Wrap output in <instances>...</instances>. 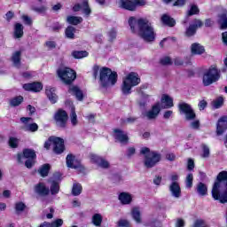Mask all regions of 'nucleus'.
<instances>
[{
  "label": "nucleus",
  "instance_id": "obj_1",
  "mask_svg": "<svg viewBox=\"0 0 227 227\" xmlns=\"http://www.w3.org/2000/svg\"><path fill=\"white\" fill-rule=\"evenodd\" d=\"M129 25L132 33L138 35L145 42H153L155 40V30H153L152 23L147 19L130 17Z\"/></svg>",
  "mask_w": 227,
  "mask_h": 227
},
{
  "label": "nucleus",
  "instance_id": "obj_2",
  "mask_svg": "<svg viewBox=\"0 0 227 227\" xmlns=\"http://www.w3.org/2000/svg\"><path fill=\"white\" fill-rule=\"evenodd\" d=\"M211 193L214 200L227 203V171H222L217 175Z\"/></svg>",
  "mask_w": 227,
  "mask_h": 227
},
{
  "label": "nucleus",
  "instance_id": "obj_3",
  "mask_svg": "<svg viewBox=\"0 0 227 227\" xmlns=\"http://www.w3.org/2000/svg\"><path fill=\"white\" fill-rule=\"evenodd\" d=\"M99 72V86L100 88H111L118 82V74L113 72L109 67H102L99 69L98 66L93 67V75L97 79Z\"/></svg>",
  "mask_w": 227,
  "mask_h": 227
},
{
  "label": "nucleus",
  "instance_id": "obj_4",
  "mask_svg": "<svg viewBox=\"0 0 227 227\" xmlns=\"http://www.w3.org/2000/svg\"><path fill=\"white\" fill-rule=\"evenodd\" d=\"M141 82V78H139V74L135 72L129 73L126 77L122 80V84L121 90L123 95H130L132 93V88L134 86H137Z\"/></svg>",
  "mask_w": 227,
  "mask_h": 227
},
{
  "label": "nucleus",
  "instance_id": "obj_5",
  "mask_svg": "<svg viewBox=\"0 0 227 227\" xmlns=\"http://www.w3.org/2000/svg\"><path fill=\"white\" fill-rule=\"evenodd\" d=\"M140 153L145 155L144 166H145L148 169L154 168V166H157V164L160 162V153L155 151H150V148L148 147H143L140 150Z\"/></svg>",
  "mask_w": 227,
  "mask_h": 227
},
{
  "label": "nucleus",
  "instance_id": "obj_6",
  "mask_svg": "<svg viewBox=\"0 0 227 227\" xmlns=\"http://www.w3.org/2000/svg\"><path fill=\"white\" fill-rule=\"evenodd\" d=\"M221 79V71L217 67L211 66L203 74L202 82L204 86H210Z\"/></svg>",
  "mask_w": 227,
  "mask_h": 227
},
{
  "label": "nucleus",
  "instance_id": "obj_7",
  "mask_svg": "<svg viewBox=\"0 0 227 227\" xmlns=\"http://www.w3.org/2000/svg\"><path fill=\"white\" fill-rule=\"evenodd\" d=\"M58 75L65 82V84H72L75 81L77 75L75 71L70 67H64L58 70Z\"/></svg>",
  "mask_w": 227,
  "mask_h": 227
},
{
  "label": "nucleus",
  "instance_id": "obj_8",
  "mask_svg": "<svg viewBox=\"0 0 227 227\" xmlns=\"http://www.w3.org/2000/svg\"><path fill=\"white\" fill-rule=\"evenodd\" d=\"M146 0H120L119 5L129 12H136L137 6H145Z\"/></svg>",
  "mask_w": 227,
  "mask_h": 227
},
{
  "label": "nucleus",
  "instance_id": "obj_9",
  "mask_svg": "<svg viewBox=\"0 0 227 227\" xmlns=\"http://www.w3.org/2000/svg\"><path fill=\"white\" fill-rule=\"evenodd\" d=\"M56 127L59 129H67V121H68V114L63 109H59L54 114Z\"/></svg>",
  "mask_w": 227,
  "mask_h": 227
},
{
  "label": "nucleus",
  "instance_id": "obj_10",
  "mask_svg": "<svg viewBox=\"0 0 227 227\" xmlns=\"http://www.w3.org/2000/svg\"><path fill=\"white\" fill-rule=\"evenodd\" d=\"M178 107L180 113L184 114L185 120H187V121H192V120L196 118V113H194V110L191 105L187 103H181L178 105Z\"/></svg>",
  "mask_w": 227,
  "mask_h": 227
},
{
  "label": "nucleus",
  "instance_id": "obj_11",
  "mask_svg": "<svg viewBox=\"0 0 227 227\" xmlns=\"http://www.w3.org/2000/svg\"><path fill=\"white\" fill-rule=\"evenodd\" d=\"M89 158L90 162H92V164H96L97 166H98V168H102V169H109L111 166V164H109V161H107V160L97 154L90 153Z\"/></svg>",
  "mask_w": 227,
  "mask_h": 227
},
{
  "label": "nucleus",
  "instance_id": "obj_12",
  "mask_svg": "<svg viewBox=\"0 0 227 227\" xmlns=\"http://www.w3.org/2000/svg\"><path fill=\"white\" fill-rule=\"evenodd\" d=\"M168 191L172 198H176V200L182 198V188H180V184H178V182H172L168 185Z\"/></svg>",
  "mask_w": 227,
  "mask_h": 227
},
{
  "label": "nucleus",
  "instance_id": "obj_13",
  "mask_svg": "<svg viewBox=\"0 0 227 227\" xmlns=\"http://www.w3.org/2000/svg\"><path fill=\"white\" fill-rule=\"evenodd\" d=\"M227 129V116H222L216 124V134L217 136H223Z\"/></svg>",
  "mask_w": 227,
  "mask_h": 227
},
{
  "label": "nucleus",
  "instance_id": "obj_14",
  "mask_svg": "<svg viewBox=\"0 0 227 227\" xmlns=\"http://www.w3.org/2000/svg\"><path fill=\"white\" fill-rule=\"evenodd\" d=\"M22 159H36V153L32 149H25L23 154L19 153L17 155V160L20 164H22Z\"/></svg>",
  "mask_w": 227,
  "mask_h": 227
},
{
  "label": "nucleus",
  "instance_id": "obj_15",
  "mask_svg": "<svg viewBox=\"0 0 227 227\" xmlns=\"http://www.w3.org/2000/svg\"><path fill=\"white\" fill-rule=\"evenodd\" d=\"M159 113H160V104L157 103L153 106L151 110L145 112L144 115L147 120H155L159 116Z\"/></svg>",
  "mask_w": 227,
  "mask_h": 227
},
{
  "label": "nucleus",
  "instance_id": "obj_16",
  "mask_svg": "<svg viewBox=\"0 0 227 227\" xmlns=\"http://www.w3.org/2000/svg\"><path fill=\"white\" fill-rule=\"evenodd\" d=\"M114 137L116 141H119V143H123L124 145L129 143V136L121 129H114Z\"/></svg>",
  "mask_w": 227,
  "mask_h": 227
},
{
  "label": "nucleus",
  "instance_id": "obj_17",
  "mask_svg": "<svg viewBox=\"0 0 227 227\" xmlns=\"http://www.w3.org/2000/svg\"><path fill=\"white\" fill-rule=\"evenodd\" d=\"M23 90L25 91H34V93H38L43 90V85L41 82H32L23 84Z\"/></svg>",
  "mask_w": 227,
  "mask_h": 227
},
{
  "label": "nucleus",
  "instance_id": "obj_18",
  "mask_svg": "<svg viewBox=\"0 0 227 227\" xmlns=\"http://www.w3.org/2000/svg\"><path fill=\"white\" fill-rule=\"evenodd\" d=\"M34 191L35 194H38V196H49V193L51 192V190L49 187L45 186V184L39 183L35 185Z\"/></svg>",
  "mask_w": 227,
  "mask_h": 227
},
{
  "label": "nucleus",
  "instance_id": "obj_19",
  "mask_svg": "<svg viewBox=\"0 0 227 227\" xmlns=\"http://www.w3.org/2000/svg\"><path fill=\"white\" fill-rule=\"evenodd\" d=\"M53 151L55 153H63L65 152V141L62 138L59 137H54L53 138Z\"/></svg>",
  "mask_w": 227,
  "mask_h": 227
},
{
  "label": "nucleus",
  "instance_id": "obj_20",
  "mask_svg": "<svg viewBox=\"0 0 227 227\" xmlns=\"http://www.w3.org/2000/svg\"><path fill=\"white\" fill-rule=\"evenodd\" d=\"M192 56H201L205 54V47L198 43H194L191 45Z\"/></svg>",
  "mask_w": 227,
  "mask_h": 227
},
{
  "label": "nucleus",
  "instance_id": "obj_21",
  "mask_svg": "<svg viewBox=\"0 0 227 227\" xmlns=\"http://www.w3.org/2000/svg\"><path fill=\"white\" fill-rule=\"evenodd\" d=\"M46 96L48 97L50 102L56 104L58 102V95H56V89L48 86L46 87Z\"/></svg>",
  "mask_w": 227,
  "mask_h": 227
},
{
  "label": "nucleus",
  "instance_id": "obj_22",
  "mask_svg": "<svg viewBox=\"0 0 227 227\" xmlns=\"http://www.w3.org/2000/svg\"><path fill=\"white\" fill-rule=\"evenodd\" d=\"M67 168H72L73 169H82L81 164H74V160H75V157L73 154H68L66 158Z\"/></svg>",
  "mask_w": 227,
  "mask_h": 227
},
{
  "label": "nucleus",
  "instance_id": "obj_23",
  "mask_svg": "<svg viewBox=\"0 0 227 227\" xmlns=\"http://www.w3.org/2000/svg\"><path fill=\"white\" fill-rule=\"evenodd\" d=\"M69 93H71L72 95H74L77 100H80V101H82V98H84V95L82 94V90H81V89H79V87L77 86H70Z\"/></svg>",
  "mask_w": 227,
  "mask_h": 227
},
{
  "label": "nucleus",
  "instance_id": "obj_24",
  "mask_svg": "<svg viewBox=\"0 0 227 227\" xmlns=\"http://www.w3.org/2000/svg\"><path fill=\"white\" fill-rule=\"evenodd\" d=\"M161 22L164 24V26H168V27H174V26L176 24L175 19L171 18L168 14H163L161 16Z\"/></svg>",
  "mask_w": 227,
  "mask_h": 227
},
{
  "label": "nucleus",
  "instance_id": "obj_25",
  "mask_svg": "<svg viewBox=\"0 0 227 227\" xmlns=\"http://www.w3.org/2000/svg\"><path fill=\"white\" fill-rule=\"evenodd\" d=\"M161 104H165L162 108L163 109H171L173 107V98L169 97L168 95H163L161 97Z\"/></svg>",
  "mask_w": 227,
  "mask_h": 227
},
{
  "label": "nucleus",
  "instance_id": "obj_26",
  "mask_svg": "<svg viewBox=\"0 0 227 227\" xmlns=\"http://www.w3.org/2000/svg\"><path fill=\"white\" fill-rule=\"evenodd\" d=\"M119 200L122 205H130L132 203V195L127 192H121L119 195Z\"/></svg>",
  "mask_w": 227,
  "mask_h": 227
},
{
  "label": "nucleus",
  "instance_id": "obj_27",
  "mask_svg": "<svg viewBox=\"0 0 227 227\" xmlns=\"http://www.w3.org/2000/svg\"><path fill=\"white\" fill-rule=\"evenodd\" d=\"M196 191L199 196H207L208 194V188L207 184L203 183H199L196 186Z\"/></svg>",
  "mask_w": 227,
  "mask_h": 227
},
{
  "label": "nucleus",
  "instance_id": "obj_28",
  "mask_svg": "<svg viewBox=\"0 0 227 227\" xmlns=\"http://www.w3.org/2000/svg\"><path fill=\"white\" fill-rule=\"evenodd\" d=\"M15 38H22L24 36V26L20 23H16L14 27Z\"/></svg>",
  "mask_w": 227,
  "mask_h": 227
},
{
  "label": "nucleus",
  "instance_id": "obj_29",
  "mask_svg": "<svg viewBox=\"0 0 227 227\" xmlns=\"http://www.w3.org/2000/svg\"><path fill=\"white\" fill-rule=\"evenodd\" d=\"M22 102H24V98L22 96H18L11 98L9 100V105L11 107H19Z\"/></svg>",
  "mask_w": 227,
  "mask_h": 227
},
{
  "label": "nucleus",
  "instance_id": "obj_30",
  "mask_svg": "<svg viewBox=\"0 0 227 227\" xmlns=\"http://www.w3.org/2000/svg\"><path fill=\"white\" fill-rule=\"evenodd\" d=\"M131 215L137 224H141V211L139 210V207H133L131 210Z\"/></svg>",
  "mask_w": 227,
  "mask_h": 227
},
{
  "label": "nucleus",
  "instance_id": "obj_31",
  "mask_svg": "<svg viewBox=\"0 0 227 227\" xmlns=\"http://www.w3.org/2000/svg\"><path fill=\"white\" fill-rule=\"evenodd\" d=\"M67 22H68V24H72L73 26H77L82 22V18L77 16H68L67 18Z\"/></svg>",
  "mask_w": 227,
  "mask_h": 227
},
{
  "label": "nucleus",
  "instance_id": "obj_32",
  "mask_svg": "<svg viewBox=\"0 0 227 227\" xmlns=\"http://www.w3.org/2000/svg\"><path fill=\"white\" fill-rule=\"evenodd\" d=\"M75 27L72 26L67 27L65 31L66 37L74 40V38H75Z\"/></svg>",
  "mask_w": 227,
  "mask_h": 227
},
{
  "label": "nucleus",
  "instance_id": "obj_33",
  "mask_svg": "<svg viewBox=\"0 0 227 227\" xmlns=\"http://www.w3.org/2000/svg\"><path fill=\"white\" fill-rule=\"evenodd\" d=\"M22 55V52L20 51H15L12 54V62L14 67H16L17 68H19V67H20V56Z\"/></svg>",
  "mask_w": 227,
  "mask_h": 227
},
{
  "label": "nucleus",
  "instance_id": "obj_34",
  "mask_svg": "<svg viewBox=\"0 0 227 227\" xmlns=\"http://www.w3.org/2000/svg\"><path fill=\"white\" fill-rule=\"evenodd\" d=\"M103 217L102 215L96 213L92 215V224H94V226H102V221H103Z\"/></svg>",
  "mask_w": 227,
  "mask_h": 227
},
{
  "label": "nucleus",
  "instance_id": "obj_35",
  "mask_svg": "<svg viewBox=\"0 0 227 227\" xmlns=\"http://www.w3.org/2000/svg\"><path fill=\"white\" fill-rule=\"evenodd\" d=\"M70 121L73 127H77L79 120H77V114L75 113V107L71 108Z\"/></svg>",
  "mask_w": 227,
  "mask_h": 227
},
{
  "label": "nucleus",
  "instance_id": "obj_36",
  "mask_svg": "<svg viewBox=\"0 0 227 227\" xmlns=\"http://www.w3.org/2000/svg\"><path fill=\"white\" fill-rule=\"evenodd\" d=\"M82 192V185H81V184L79 183H74L72 188L73 196H80Z\"/></svg>",
  "mask_w": 227,
  "mask_h": 227
},
{
  "label": "nucleus",
  "instance_id": "obj_37",
  "mask_svg": "<svg viewBox=\"0 0 227 227\" xmlns=\"http://www.w3.org/2000/svg\"><path fill=\"white\" fill-rule=\"evenodd\" d=\"M50 192L52 196H56L59 192V183L52 181L50 186Z\"/></svg>",
  "mask_w": 227,
  "mask_h": 227
},
{
  "label": "nucleus",
  "instance_id": "obj_38",
  "mask_svg": "<svg viewBox=\"0 0 227 227\" xmlns=\"http://www.w3.org/2000/svg\"><path fill=\"white\" fill-rule=\"evenodd\" d=\"M50 170H51V165H49V164H44V165H43V166L39 168L38 172H39V175H41V176L45 177V176H47L49 175V171H50Z\"/></svg>",
  "mask_w": 227,
  "mask_h": 227
},
{
  "label": "nucleus",
  "instance_id": "obj_39",
  "mask_svg": "<svg viewBox=\"0 0 227 227\" xmlns=\"http://www.w3.org/2000/svg\"><path fill=\"white\" fill-rule=\"evenodd\" d=\"M72 56L74 57L75 59H82V58H87L88 51H75L72 52Z\"/></svg>",
  "mask_w": 227,
  "mask_h": 227
},
{
  "label": "nucleus",
  "instance_id": "obj_40",
  "mask_svg": "<svg viewBox=\"0 0 227 227\" xmlns=\"http://www.w3.org/2000/svg\"><path fill=\"white\" fill-rule=\"evenodd\" d=\"M218 23L220 24V29H227V17L225 14L220 15Z\"/></svg>",
  "mask_w": 227,
  "mask_h": 227
},
{
  "label": "nucleus",
  "instance_id": "obj_41",
  "mask_svg": "<svg viewBox=\"0 0 227 227\" xmlns=\"http://www.w3.org/2000/svg\"><path fill=\"white\" fill-rule=\"evenodd\" d=\"M198 13H200V8H198V5L192 4L187 12V17H192V15H198Z\"/></svg>",
  "mask_w": 227,
  "mask_h": 227
},
{
  "label": "nucleus",
  "instance_id": "obj_42",
  "mask_svg": "<svg viewBox=\"0 0 227 227\" xmlns=\"http://www.w3.org/2000/svg\"><path fill=\"white\" fill-rule=\"evenodd\" d=\"M81 8H82V10H83V13H85V15H90V13H91V9L90 8L88 0L82 1Z\"/></svg>",
  "mask_w": 227,
  "mask_h": 227
},
{
  "label": "nucleus",
  "instance_id": "obj_43",
  "mask_svg": "<svg viewBox=\"0 0 227 227\" xmlns=\"http://www.w3.org/2000/svg\"><path fill=\"white\" fill-rule=\"evenodd\" d=\"M9 146L11 148H19V143H20V140L19 138L15 137H11L9 138Z\"/></svg>",
  "mask_w": 227,
  "mask_h": 227
},
{
  "label": "nucleus",
  "instance_id": "obj_44",
  "mask_svg": "<svg viewBox=\"0 0 227 227\" xmlns=\"http://www.w3.org/2000/svg\"><path fill=\"white\" fill-rule=\"evenodd\" d=\"M223 104H224V98L219 97L213 101V107H215V109H219V107H222Z\"/></svg>",
  "mask_w": 227,
  "mask_h": 227
},
{
  "label": "nucleus",
  "instance_id": "obj_45",
  "mask_svg": "<svg viewBox=\"0 0 227 227\" xmlns=\"http://www.w3.org/2000/svg\"><path fill=\"white\" fill-rule=\"evenodd\" d=\"M194 180V176L192 174H188L185 179V185L186 189H192V182Z\"/></svg>",
  "mask_w": 227,
  "mask_h": 227
},
{
  "label": "nucleus",
  "instance_id": "obj_46",
  "mask_svg": "<svg viewBox=\"0 0 227 227\" xmlns=\"http://www.w3.org/2000/svg\"><path fill=\"white\" fill-rule=\"evenodd\" d=\"M196 31L197 28H195L194 26L191 24L186 29L185 35L186 36H194V35H196Z\"/></svg>",
  "mask_w": 227,
  "mask_h": 227
},
{
  "label": "nucleus",
  "instance_id": "obj_47",
  "mask_svg": "<svg viewBox=\"0 0 227 227\" xmlns=\"http://www.w3.org/2000/svg\"><path fill=\"white\" fill-rule=\"evenodd\" d=\"M202 150L203 153L201 154V157L203 159H208V157H210V148H208L206 145H202Z\"/></svg>",
  "mask_w": 227,
  "mask_h": 227
},
{
  "label": "nucleus",
  "instance_id": "obj_48",
  "mask_svg": "<svg viewBox=\"0 0 227 227\" xmlns=\"http://www.w3.org/2000/svg\"><path fill=\"white\" fill-rule=\"evenodd\" d=\"M25 130H27L28 132H36L38 130V124L36 123H31L25 127Z\"/></svg>",
  "mask_w": 227,
  "mask_h": 227
},
{
  "label": "nucleus",
  "instance_id": "obj_49",
  "mask_svg": "<svg viewBox=\"0 0 227 227\" xmlns=\"http://www.w3.org/2000/svg\"><path fill=\"white\" fill-rule=\"evenodd\" d=\"M15 210L18 214L20 212H24V210H26V204H24L23 202H17L15 204Z\"/></svg>",
  "mask_w": 227,
  "mask_h": 227
},
{
  "label": "nucleus",
  "instance_id": "obj_50",
  "mask_svg": "<svg viewBox=\"0 0 227 227\" xmlns=\"http://www.w3.org/2000/svg\"><path fill=\"white\" fill-rule=\"evenodd\" d=\"M31 10H33V12H35L36 13H45V12H47V7L43 5L41 7L32 5Z\"/></svg>",
  "mask_w": 227,
  "mask_h": 227
},
{
  "label": "nucleus",
  "instance_id": "obj_51",
  "mask_svg": "<svg viewBox=\"0 0 227 227\" xmlns=\"http://www.w3.org/2000/svg\"><path fill=\"white\" fill-rule=\"evenodd\" d=\"M117 226L118 227H130V222L127 219H120L117 222Z\"/></svg>",
  "mask_w": 227,
  "mask_h": 227
},
{
  "label": "nucleus",
  "instance_id": "obj_52",
  "mask_svg": "<svg viewBox=\"0 0 227 227\" xmlns=\"http://www.w3.org/2000/svg\"><path fill=\"white\" fill-rule=\"evenodd\" d=\"M51 227H62L63 226V219L58 218L55 221L50 223Z\"/></svg>",
  "mask_w": 227,
  "mask_h": 227
},
{
  "label": "nucleus",
  "instance_id": "obj_53",
  "mask_svg": "<svg viewBox=\"0 0 227 227\" xmlns=\"http://www.w3.org/2000/svg\"><path fill=\"white\" fill-rule=\"evenodd\" d=\"M192 26H193L195 29H198V27H203V22L200 19H195L193 20Z\"/></svg>",
  "mask_w": 227,
  "mask_h": 227
},
{
  "label": "nucleus",
  "instance_id": "obj_54",
  "mask_svg": "<svg viewBox=\"0 0 227 227\" xmlns=\"http://www.w3.org/2000/svg\"><path fill=\"white\" fill-rule=\"evenodd\" d=\"M160 64L164 66H168V65H173V62L171 61V58L164 57L160 59Z\"/></svg>",
  "mask_w": 227,
  "mask_h": 227
},
{
  "label": "nucleus",
  "instance_id": "obj_55",
  "mask_svg": "<svg viewBox=\"0 0 227 227\" xmlns=\"http://www.w3.org/2000/svg\"><path fill=\"white\" fill-rule=\"evenodd\" d=\"M126 155H127L128 159H130V157L136 155V148L129 147L127 149Z\"/></svg>",
  "mask_w": 227,
  "mask_h": 227
},
{
  "label": "nucleus",
  "instance_id": "obj_56",
  "mask_svg": "<svg viewBox=\"0 0 227 227\" xmlns=\"http://www.w3.org/2000/svg\"><path fill=\"white\" fill-rule=\"evenodd\" d=\"M25 166L28 169H31V168H33V166H35V159H28V160H27L25 161Z\"/></svg>",
  "mask_w": 227,
  "mask_h": 227
},
{
  "label": "nucleus",
  "instance_id": "obj_57",
  "mask_svg": "<svg viewBox=\"0 0 227 227\" xmlns=\"http://www.w3.org/2000/svg\"><path fill=\"white\" fill-rule=\"evenodd\" d=\"M147 89H148V83H145L140 87L137 88V93H139V95H143V90Z\"/></svg>",
  "mask_w": 227,
  "mask_h": 227
},
{
  "label": "nucleus",
  "instance_id": "obj_58",
  "mask_svg": "<svg viewBox=\"0 0 227 227\" xmlns=\"http://www.w3.org/2000/svg\"><path fill=\"white\" fill-rule=\"evenodd\" d=\"M53 139L54 137H51L44 143V148H46V150H49L51 148V145H52Z\"/></svg>",
  "mask_w": 227,
  "mask_h": 227
},
{
  "label": "nucleus",
  "instance_id": "obj_59",
  "mask_svg": "<svg viewBox=\"0 0 227 227\" xmlns=\"http://www.w3.org/2000/svg\"><path fill=\"white\" fill-rule=\"evenodd\" d=\"M22 19L25 22V24H27V26H31V24H33V20H31V18H29L28 16H22Z\"/></svg>",
  "mask_w": 227,
  "mask_h": 227
},
{
  "label": "nucleus",
  "instance_id": "obj_60",
  "mask_svg": "<svg viewBox=\"0 0 227 227\" xmlns=\"http://www.w3.org/2000/svg\"><path fill=\"white\" fill-rule=\"evenodd\" d=\"M185 226V222L184 219L178 218L176 222V227H184Z\"/></svg>",
  "mask_w": 227,
  "mask_h": 227
},
{
  "label": "nucleus",
  "instance_id": "obj_61",
  "mask_svg": "<svg viewBox=\"0 0 227 227\" xmlns=\"http://www.w3.org/2000/svg\"><path fill=\"white\" fill-rule=\"evenodd\" d=\"M108 36L110 38V40H114L116 38V30L115 29H112L108 32Z\"/></svg>",
  "mask_w": 227,
  "mask_h": 227
},
{
  "label": "nucleus",
  "instance_id": "obj_62",
  "mask_svg": "<svg viewBox=\"0 0 227 227\" xmlns=\"http://www.w3.org/2000/svg\"><path fill=\"white\" fill-rule=\"evenodd\" d=\"M187 168H188L189 171H192L194 169V160H192V159L188 160Z\"/></svg>",
  "mask_w": 227,
  "mask_h": 227
},
{
  "label": "nucleus",
  "instance_id": "obj_63",
  "mask_svg": "<svg viewBox=\"0 0 227 227\" xmlns=\"http://www.w3.org/2000/svg\"><path fill=\"white\" fill-rule=\"evenodd\" d=\"M166 159L167 160H170V162H173L174 160H176V156L175 155V153H168L166 155Z\"/></svg>",
  "mask_w": 227,
  "mask_h": 227
},
{
  "label": "nucleus",
  "instance_id": "obj_64",
  "mask_svg": "<svg viewBox=\"0 0 227 227\" xmlns=\"http://www.w3.org/2000/svg\"><path fill=\"white\" fill-rule=\"evenodd\" d=\"M222 42L227 46V31L222 33Z\"/></svg>",
  "mask_w": 227,
  "mask_h": 227
}]
</instances>
